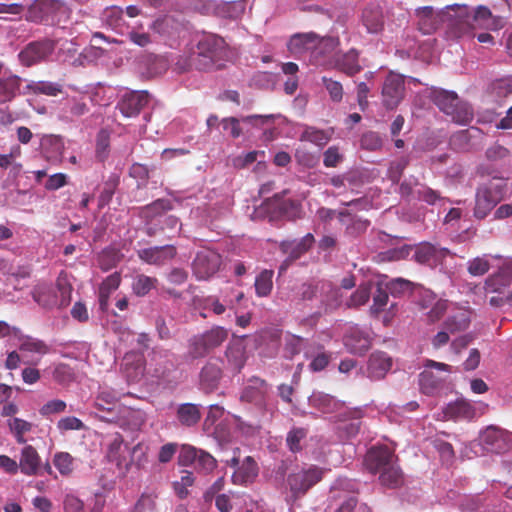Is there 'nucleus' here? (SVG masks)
Returning <instances> with one entry per match:
<instances>
[{
	"mask_svg": "<svg viewBox=\"0 0 512 512\" xmlns=\"http://www.w3.org/2000/svg\"><path fill=\"white\" fill-rule=\"evenodd\" d=\"M225 47L223 38L215 34H205L198 41L196 48L184 52L175 63L179 72L191 69L208 71L213 69L221 59Z\"/></svg>",
	"mask_w": 512,
	"mask_h": 512,
	"instance_id": "1",
	"label": "nucleus"
},
{
	"mask_svg": "<svg viewBox=\"0 0 512 512\" xmlns=\"http://www.w3.org/2000/svg\"><path fill=\"white\" fill-rule=\"evenodd\" d=\"M412 303L415 310L429 320H440L445 316L447 320H470L474 316L468 306H460L440 298L435 292L423 286L418 288Z\"/></svg>",
	"mask_w": 512,
	"mask_h": 512,
	"instance_id": "2",
	"label": "nucleus"
},
{
	"mask_svg": "<svg viewBox=\"0 0 512 512\" xmlns=\"http://www.w3.org/2000/svg\"><path fill=\"white\" fill-rule=\"evenodd\" d=\"M415 15L418 19V29L424 35L434 33L439 26L444 22H449L450 27L459 24V29L456 32L458 35L463 33L468 24L469 11L466 5H451L447 6L445 10L435 13L432 6H424L415 10Z\"/></svg>",
	"mask_w": 512,
	"mask_h": 512,
	"instance_id": "3",
	"label": "nucleus"
},
{
	"mask_svg": "<svg viewBox=\"0 0 512 512\" xmlns=\"http://www.w3.org/2000/svg\"><path fill=\"white\" fill-rule=\"evenodd\" d=\"M508 182L503 177H491L480 183L475 192L473 216L478 220L485 219L490 212L505 198Z\"/></svg>",
	"mask_w": 512,
	"mask_h": 512,
	"instance_id": "4",
	"label": "nucleus"
},
{
	"mask_svg": "<svg viewBox=\"0 0 512 512\" xmlns=\"http://www.w3.org/2000/svg\"><path fill=\"white\" fill-rule=\"evenodd\" d=\"M340 42L337 37H322V67L337 69L348 76L359 73L362 69L359 64V55L355 49L346 53L338 50Z\"/></svg>",
	"mask_w": 512,
	"mask_h": 512,
	"instance_id": "5",
	"label": "nucleus"
},
{
	"mask_svg": "<svg viewBox=\"0 0 512 512\" xmlns=\"http://www.w3.org/2000/svg\"><path fill=\"white\" fill-rule=\"evenodd\" d=\"M429 97L440 111L451 117V120L460 125H468L474 118L471 105L459 99L453 91L431 88Z\"/></svg>",
	"mask_w": 512,
	"mask_h": 512,
	"instance_id": "6",
	"label": "nucleus"
},
{
	"mask_svg": "<svg viewBox=\"0 0 512 512\" xmlns=\"http://www.w3.org/2000/svg\"><path fill=\"white\" fill-rule=\"evenodd\" d=\"M224 463L234 472L231 481L234 485L248 486L255 482L259 474V467L252 456L242 457L241 449L236 447L232 451V456L224 460Z\"/></svg>",
	"mask_w": 512,
	"mask_h": 512,
	"instance_id": "7",
	"label": "nucleus"
},
{
	"mask_svg": "<svg viewBox=\"0 0 512 512\" xmlns=\"http://www.w3.org/2000/svg\"><path fill=\"white\" fill-rule=\"evenodd\" d=\"M320 157V131L307 128L301 135L295 158L299 165L312 168L318 164Z\"/></svg>",
	"mask_w": 512,
	"mask_h": 512,
	"instance_id": "8",
	"label": "nucleus"
},
{
	"mask_svg": "<svg viewBox=\"0 0 512 512\" xmlns=\"http://www.w3.org/2000/svg\"><path fill=\"white\" fill-rule=\"evenodd\" d=\"M424 367L425 370L419 375L421 392L428 396L440 395L445 388L446 378L435 375L430 369L451 372V367L445 363L436 362L434 360H426Z\"/></svg>",
	"mask_w": 512,
	"mask_h": 512,
	"instance_id": "9",
	"label": "nucleus"
},
{
	"mask_svg": "<svg viewBox=\"0 0 512 512\" xmlns=\"http://www.w3.org/2000/svg\"><path fill=\"white\" fill-rule=\"evenodd\" d=\"M57 42L49 38L29 42L18 54L24 67H32L46 61L54 52Z\"/></svg>",
	"mask_w": 512,
	"mask_h": 512,
	"instance_id": "10",
	"label": "nucleus"
},
{
	"mask_svg": "<svg viewBox=\"0 0 512 512\" xmlns=\"http://www.w3.org/2000/svg\"><path fill=\"white\" fill-rule=\"evenodd\" d=\"M222 264V257L212 249L204 248L197 252L192 263L193 274L198 280H207L215 275Z\"/></svg>",
	"mask_w": 512,
	"mask_h": 512,
	"instance_id": "11",
	"label": "nucleus"
},
{
	"mask_svg": "<svg viewBox=\"0 0 512 512\" xmlns=\"http://www.w3.org/2000/svg\"><path fill=\"white\" fill-rule=\"evenodd\" d=\"M479 443L488 453H503L512 445V434L496 426H489L481 432Z\"/></svg>",
	"mask_w": 512,
	"mask_h": 512,
	"instance_id": "12",
	"label": "nucleus"
},
{
	"mask_svg": "<svg viewBox=\"0 0 512 512\" xmlns=\"http://www.w3.org/2000/svg\"><path fill=\"white\" fill-rule=\"evenodd\" d=\"M175 364L167 352L153 351L147 364V384L169 379Z\"/></svg>",
	"mask_w": 512,
	"mask_h": 512,
	"instance_id": "13",
	"label": "nucleus"
},
{
	"mask_svg": "<svg viewBox=\"0 0 512 512\" xmlns=\"http://www.w3.org/2000/svg\"><path fill=\"white\" fill-rule=\"evenodd\" d=\"M315 239L311 233L306 234L299 240H284L280 243V251L287 255V258L282 262L279 272L283 273L288 266L304 255L313 245Z\"/></svg>",
	"mask_w": 512,
	"mask_h": 512,
	"instance_id": "14",
	"label": "nucleus"
},
{
	"mask_svg": "<svg viewBox=\"0 0 512 512\" xmlns=\"http://www.w3.org/2000/svg\"><path fill=\"white\" fill-rule=\"evenodd\" d=\"M404 78L400 74L390 72L382 87V101L387 109L396 108L404 97Z\"/></svg>",
	"mask_w": 512,
	"mask_h": 512,
	"instance_id": "15",
	"label": "nucleus"
},
{
	"mask_svg": "<svg viewBox=\"0 0 512 512\" xmlns=\"http://www.w3.org/2000/svg\"><path fill=\"white\" fill-rule=\"evenodd\" d=\"M373 334L367 327L353 326L344 336V345L348 352L363 355L372 344Z\"/></svg>",
	"mask_w": 512,
	"mask_h": 512,
	"instance_id": "16",
	"label": "nucleus"
},
{
	"mask_svg": "<svg viewBox=\"0 0 512 512\" xmlns=\"http://www.w3.org/2000/svg\"><path fill=\"white\" fill-rule=\"evenodd\" d=\"M122 370L128 383L136 384L144 381L147 384V366L143 355L134 352L126 353Z\"/></svg>",
	"mask_w": 512,
	"mask_h": 512,
	"instance_id": "17",
	"label": "nucleus"
},
{
	"mask_svg": "<svg viewBox=\"0 0 512 512\" xmlns=\"http://www.w3.org/2000/svg\"><path fill=\"white\" fill-rule=\"evenodd\" d=\"M269 390L270 386L265 380L253 376L248 380L247 386L243 389L241 400L254 403L268 410L267 398Z\"/></svg>",
	"mask_w": 512,
	"mask_h": 512,
	"instance_id": "18",
	"label": "nucleus"
},
{
	"mask_svg": "<svg viewBox=\"0 0 512 512\" xmlns=\"http://www.w3.org/2000/svg\"><path fill=\"white\" fill-rule=\"evenodd\" d=\"M223 377V369L218 360H209L199 373V388L205 394L215 392Z\"/></svg>",
	"mask_w": 512,
	"mask_h": 512,
	"instance_id": "19",
	"label": "nucleus"
},
{
	"mask_svg": "<svg viewBox=\"0 0 512 512\" xmlns=\"http://www.w3.org/2000/svg\"><path fill=\"white\" fill-rule=\"evenodd\" d=\"M274 119L273 115H249L241 118L226 117L221 120L224 130H229L230 136L233 139L239 138L243 134V129L240 122L249 124L253 127H261L271 122Z\"/></svg>",
	"mask_w": 512,
	"mask_h": 512,
	"instance_id": "20",
	"label": "nucleus"
},
{
	"mask_svg": "<svg viewBox=\"0 0 512 512\" xmlns=\"http://www.w3.org/2000/svg\"><path fill=\"white\" fill-rule=\"evenodd\" d=\"M177 254L176 247L173 245L155 246L140 249L137 252L138 257L149 265L162 266L171 261Z\"/></svg>",
	"mask_w": 512,
	"mask_h": 512,
	"instance_id": "21",
	"label": "nucleus"
},
{
	"mask_svg": "<svg viewBox=\"0 0 512 512\" xmlns=\"http://www.w3.org/2000/svg\"><path fill=\"white\" fill-rule=\"evenodd\" d=\"M395 461V455L386 447H373L365 456V465L372 474L380 473Z\"/></svg>",
	"mask_w": 512,
	"mask_h": 512,
	"instance_id": "22",
	"label": "nucleus"
},
{
	"mask_svg": "<svg viewBox=\"0 0 512 512\" xmlns=\"http://www.w3.org/2000/svg\"><path fill=\"white\" fill-rule=\"evenodd\" d=\"M148 93L145 91L126 93L117 104V108L125 117L137 116L148 103Z\"/></svg>",
	"mask_w": 512,
	"mask_h": 512,
	"instance_id": "23",
	"label": "nucleus"
},
{
	"mask_svg": "<svg viewBox=\"0 0 512 512\" xmlns=\"http://www.w3.org/2000/svg\"><path fill=\"white\" fill-rule=\"evenodd\" d=\"M320 480V471L314 467L301 470L288 477V484L293 493H305Z\"/></svg>",
	"mask_w": 512,
	"mask_h": 512,
	"instance_id": "24",
	"label": "nucleus"
},
{
	"mask_svg": "<svg viewBox=\"0 0 512 512\" xmlns=\"http://www.w3.org/2000/svg\"><path fill=\"white\" fill-rule=\"evenodd\" d=\"M346 416L337 418V431L340 440L350 439L356 436L360 430V410H350Z\"/></svg>",
	"mask_w": 512,
	"mask_h": 512,
	"instance_id": "25",
	"label": "nucleus"
},
{
	"mask_svg": "<svg viewBox=\"0 0 512 512\" xmlns=\"http://www.w3.org/2000/svg\"><path fill=\"white\" fill-rule=\"evenodd\" d=\"M444 416L447 419L454 420H471L476 416V409L467 399H457L455 402L449 403L444 409Z\"/></svg>",
	"mask_w": 512,
	"mask_h": 512,
	"instance_id": "26",
	"label": "nucleus"
},
{
	"mask_svg": "<svg viewBox=\"0 0 512 512\" xmlns=\"http://www.w3.org/2000/svg\"><path fill=\"white\" fill-rule=\"evenodd\" d=\"M41 466V458L37 450L31 446L26 445L20 455L19 469L28 476L37 475Z\"/></svg>",
	"mask_w": 512,
	"mask_h": 512,
	"instance_id": "27",
	"label": "nucleus"
},
{
	"mask_svg": "<svg viewBox=\"0 0 512 512\" xmlns=\"http://www.w3.org/2000/svg\"><path fill=\"white\" fill-rule=\"evenodd\" d=\"M318 45V35L316 33H299L293 35L288 42V50L295 56L302 55L304 52L315 48Z\"/></svg>",
	"mask_w": 512,
	"mask_h": 512,
	"instance_id": "28",
	"label": "nucleus"
},
{
	"mask_svg": "<svg viewBox=\"0 0 512 512\" xmlns=\"http://www.w3.org/2000/svg\"><path fill=\"white\" fill-rule=\"evenodd\" d=\"M22 78L12 73L0 77V104L12 101L19 93Z\"/></svg>",
	"mask_w": 512,
	"mask_h": 512,
	"instance_id": "29",
	"label": "nucleus"
},
{
	"mask_svg": "<svg viewBox=\"0 0 512 512\" xmlns=\"http://www.w3.org/2000/svg\"><path fill=\"white\" fill-rule=\"evenodd\" d=\"M391 358L384 352H374L368 362V374L373 379H380L390 370Z\"/></svg>",
	"mask_w": 512,
	"mask_h": 512,
	"instance_id": "30",
	"label": "nucleus"
},
{
	"mask_svg": "<svg viewBox=\"0 0 512 512\" xmlns=\"http://www.w3.org/2000/svg\"><path fill=\"white\" fill-rule=\"evenodd\" d=\"M201 406L194 403H183L177 407L176 419L185 427L196 426L201 419Z\"/></svg>",
	"mask_w": 512,
	"mask_h": 512,
	"instance_id": "31",
	"label": "nucleus"
},
{
	"mask_svg": "<svg viewBox=\"0 0 512 512\" xmlns=\"http://www.w3.org/2000/svg\"><path fill=\"white\" fill-rule=\"evenodd\" d=\"M385 287L393 297H402L406 294H410L414 298L418 288H422V285L402 277H397L386 282Z\"/></svg>",
	"mask_w": 512,
	"mask_h": 512,
	"instance_id": "32",
	"label": "nucleus"
},
{
	"mask_svg": "<svg viewBox=\"0 0 512 512\" xmlns=\"http://www.w3.org/2000/svg\"><path fill=\"white\" fill-rule=\"evenodd\" d=\"M172 208L173 205L169 199L161 198L144 207H141L139 215L146 221L147 224H149L157 217H160L167 211H170Z\"/></svg>",
	"mask_w": 512,
	"mask_h": 512,
	"instance_id": "33",
	"label": "nucleus"
},
{
	"mask_svg": "<svg viewBox=\"0 0 512 512\" xmlns=\"http://www.w3.org/2000/svg\"><path fill=\"white\" fill-rule=\"evenodd\" d=\"M150 29L163 37H173L181 30V23L173 16L166 15L156 19Z\"/></svg>",
	"mask_w": 512,
	"mask_h": 512,
	"instance_id": "34",
	"label": "nucleus"
},
{
	"mask_svg": "<svg viewBox=\"0 0 512 512\" xmlns=\"http://www.w3.org/2000/svg\"><path fill=\"white\" fill-rule=\"evenodd\" d=\"M122 394L111 388H102L94 402V406L101 412H112L120 401Z\"/></svg>",
	"mask_w": 512,
	"mask_h": 512,
	"instance_id": "35",
	"label": "nucleus"
},
{
	"mask_svg": "<svg viewBox=\"0 0 512 512\" xmlns=\"http://www.w3.org/2000/svg\"><path fill=\"white\" fill-rule=\"evenodd\" d=\"M378 474L380 484L386 488L396 489L403 483L402 471L396 461Z\"/></svg>",
	"mask_w": 512,
	"mask_h": 512,
	"instance_id": "36",
	"label": "nucleus"
},
{
	"mask_svg": "<svg viewBox=\"0 0 512 512\" xmlns=\"http://www.w3.org/2000/svg\"><path fill=\"white\" fill-rule=\"evenodd\" d=\"M158 279L145 274H137L133 277L131 289L133 294L138 297L147 296L152 290L158 286Z\"/></svg>",
	"mask_w": 512,
	"mask_h": 512,
	"instance_id": "37",
	"label": "nucleus"
},
{
	"mask_svg": "<svg viewBox=\"0 0 512 512\" xmlns=\"http://www.w3.org/2000/svg\"><path fill=\"white\" fill-rule=\"evenodd\" d=\"M362 20L370 33H378L383 29L382 11L377 6L366 7L362 13Z\"/></svg>",
	"mask_w": 512,
	"mask_h": 512,
	"instance_id": "38",
	"label": "nucleus"
},
{
	"mask_svg": "<svg viewBox=\"0 0 512 512\" xmlns=\"http://www.w3.org/2000/svg\"><path fill=\"white\" fill-rule=\"evenodd\" d=\"M212 351L202 334H198L193 336L188 342L187 357L192 360L201 359Z\"/></svg>",
	"mask_w": 512,
	"mask_h": 512,
	"instance_id": "39",
	"label": "nucleus"
},
{
	"mask_svg": "<svg viewBox=\"0 0 512 512\" xmlns=\"http://www.w3.org/2000/svg\"><path fill=\"white\" fill-rule=\"evenodd\" d=\"M245 12L244 1H229L217 3L216 16L228 19H237Z\"/></svg>",
	"mask_w": 512,
	"mask_h": 512,
	"instance_id": "40",
	"label": "nucleus"
},
{
	"mask_svg": "<svg viewBox=\"0 0 512 512\" xmlns=\"http://www.w3.org/2000/svg\"><path fill=\"white\" fill-rule=\"evenodd\" d=\"M350 414V410L344 403L336 400L330 395H322V414H331L330 418L337 419L338 417Z\"/></svg>",
	"mask_w": 512,
	"mask_h": 512,
	"instance_id": "41",
	"label": "nucleus"
},
{
	"mask_svg": "<svg viewBox=\"0 0 512 512\" xmlns=\"http://www.w3.org/2000/svg\"><path fill=\"white\" fill-rule=\"evenodd\" d=\"M146 413L141 409H126L121 417L122 425L132 431H138L146 422Z\"/></svg>",
	"mask_w": 512,
	"mask_h": 512,
	"instance_id": "42",
	"label": "nucleus"
},
{
	"mask_svg": "<svg viewBox=\"0 0 512 512\" xmlns=\"http://www.w3.org/2000/svg\"><path fill=\"white\" fill-rule=\"evenodd\" d=\"M56 287L59 294V306L66 307L71 302V294L73 291L72 284L68 277V274L62 271L56 280Z\"/></svg>",
	"mask_w": 512,
	"mask_h": 512,
	"instance_id": "43",
	"label": "nucleus"
},
{
	"mask_svg": "<svg viewBox=\"0 0 512 512\" xmlns=\"http://www.w3.org/2000/svg\"><path fill=\"white\" fill-rule=\"evenodd\" d=\"M273 270L264 269L262 270L255 279V292L259 297H267L273 288Z\"/></svg>",
	"mask_w": 512,
	"mask_h": 512,
	"instance_id": "44",
	"label": "nucleus"
},
{
	"mask_svg": "<svg viewBox=\"0 0 512 512\" xmlns=\"http://www.w3.org/2000/svg\"><path fill=\"white\" fill-rule=\"evenodd\" d=\"M26 89L34 94L57 96L62 92V85L50 81H37L29 83Z\"/></svg>",
	"mask_w": 512,
	"mask_h": 512,
	"instance_id": "45",
	"label": "nucleus"
},
{
	"mask_svg": "<svg viewBox=\"0 0 512 512\" xmlns=\"http://www.w3.org/2000/svg\"><path fill=\"white\" fill-rule=\"evenodd\" d=\"M510 284V273L506 270H499L489 276L485 281L487 292H500L502 288Z\"/></svg>",
	"mask_w": 512,
	"mask_h": 512,
	"instance_id": "46",
	"label": "nucleus"
},
{
	"mask_svg": "<svg viewBox=\"0 0 512 512\" xmlns=\"http://www.w3.org/2000/svg\"><path fill=\"white\" fill-rule=\"evenodd\" d=\"M437 249L430 243H421L416 246L413 255L414 260L419 264L430 265L436 260Z\"/></svg>",
	"mask_w": 512,
	"mask_h": 512,
	"instance_id": "47",
	"label": "nucleus"
},
{
	"mask_svg": "<svg viewBox=\"0 0 512 512\" xmlns=\"http://www.w3.org/2000/svg\"><path fill=\"white\" fill-rule=\"evenodd\" d=\"M11 433L14 435L16 441L19 444L26 443V439L24 437L25 433L30 432L32 429V424L26 420L21 418H11L7 422Z\"/></svg>",
	"mask_w": 512,
	"mask_h": 512,
	"instance_id": "48",
	"label": "nucleus"
},
{
	"mask_svg": "<svg viewBox=\"0 0 512 512\" xmlns=\"http://www.w3.org/2000/svg\"><path fill=\"white\" fill-rule=\"evenodd\" d=\"M386 287L383 288L381 285H377L375 292L373 293V304L370 307V314L372 317H378L380 312L385 310V307L389 303V295Z\"/></svg>",
	"mask_w": 512,
	"mask_h": 512,
	"instance_id": "49",
	"label": "nucleus"
},
{
	"mask_svg": "<svg viewBox=\"0 0 512 512\" xmlns=\"http://www.w3.org/2000/svg\"><path fill=\"white\" fill-rule=\"evenodd\" d=\"M489 93L495 99H503L512 93V77L494 80L489 86Z\"/></svg>",
	"mask_w": 512,
	"mask_h": 512,
	"instance_id": "50",
	"label": "nucleus"
},
{
	"mask_svg": "<svg viewBox=\"0 0 512 512\" xmlns=\"http://www.w3.org/2000/svg\"><path fill=\"white\" fill-rule=\"evenodd\" d=\"M307 429L302 427H293L286 436V444L292 453H298L302 450L301 441L306 438Z\"/></svg>",
	"mask_w": 512,
	"mask_h": 512,
	"instance_id": "51",
	"label": "nucleus"
},
{
	"mask_svg": "<svg viewBox=\"0 0 512 512\" xmlns=\"http://www.w3.org/2000/svg\"><path fill=\"white\" fill-rule=\"evenodd\" d=\"M53 464L62 476H68L74 470V458L68 452H57Z\"/></svg>",
	"mask_w": 512,
	"mask_h": 512,
	"instance_id": "52",
	"label": "nucleus"
},
{
	"mask_svg": "<svg viewBox=\"0 0 512 512\" xmlns=\"http://www.w3.org/2000/svg\"><path fill=\"white\" fill-rule=\"evenodd\" d=\"M228 335V330L221 326H215L211 330L202 333V336L205 338V340L208 343V346H210L212 350L216 349L224 341H226Z\"/></svg>",
	"mask_w": 512,
	"mask_h": 512,
	"instance_id": "53",
	"label": "nucleus"
},
{
	"mask_svg": "<svg viewBox=\"0 0 512 512\" xmlns=\"http://www.w3.org/2000/svg\"><path fill=\"white\" fill-rule=\"evenodd\" d=\"M490 267L487 255L475 257L467 263V271L472 276H483L489 271Z\"/></svg>",
	"mask_w": 512,
	"mask_h": 512,
	"instance_id": "54",
	"label": "nucleus"
},
{
	"mask_svg": "<svg viewBox=\"0 0 512 512\" xmlns=\"http://www.w3.org/2000/svg\"><path fill=\"white\" fill-rule=\"evenodd\" d=\"M123 443H124V439H123L122 435L116 433L112 437V439L108 445L107 457H108L109 461L116 463L118 466H120L122 464V461L124 459L121 454V449H122Z\"/></svg>",
	"mask_w": 512,
	"mask_h": 512,
	"instance_id": "55",
	"label": "nucleus"
},
{
	"mask_svg": "<svg viewBox=\"0 0 512 512\" xmlns=\"http://www.w3.org/2000/svg\"><path fill=\"white\" fill-rule=\"evenodd\" d=\"M194 481L195 478L192 472L186 470L183 471L180 480L173 483L176 495L180 499H185L189 494L188 488L194 484Z\"/></svg>",
	"mask_w": 512,
	"mask_h": 512,
	"instance_id": "56",
	"label": "nucleus"
},
{
	"mask_svg": "<svg viewBox=\"0 0 512 512\" xmlns=\"http://www.w3.org/2000/svg\"><path fill=\"white\" fill-rule=\"evenodd\" d=\"M383 140L379 133L374 131H367L362 134L360 139V146L367 151H378L382 148Z\"/></svg>",
	"mask_w": 512,
	"mask_h": 512,
	"instance_id": "57",
	"label": "nucleus"
},
{
	"mask_svg": "<svg viewBox=\"0 0 512 512\" xmlns=\"http://www.w3.org/2000/svg\"><path fill=\"white\" fill-rule=\"evenodd\" d=\"M322 84L328 93L330 100L334 103H340L343 99L344 90L339 81L330 78L322 77Z\"/></svg>",
	"mask_w": 512,
	"mask_h": 512,
	"instance_id": "58",
	"label": "nucleus"
},
{
	"mask_svg": "<svg viewBox=\"0 0 512 512\" xmlns=\"http://www.w3.org/2000/svg\"><path fill=\"white\" fill-rule=\"evenodd\" d=\"M20 350L44 355L49 352V346L42 340L28 337L22 341Z\"/></svg>",
	"mask_w": 512,
	"mask_h": 512,
	"instance_id": "59",
	"label": "nucleus"
},
{
	"mask_svg": "<svg viewBox=\"0 0 512 512\" xmlns=\"http://www.w3.org/2000/svg\"><path fill=\"white\" fill-rule=\"evenodd\" d=\"M370 286L360 285L356 291L350 296L347 303L348 307H359L366 304L370 298Z\"/></svg>",
	"mask_w": 512,
	"mask_h": 512,
	"instance_id": "60",
	"label": "nucleus"
},
{
	"mask_svg": "<svg viewBox=\"0 0 512 512\" xmlns=\"http://www.w3.org/2000/svg\"><path fill=\"white\" fill-rule=\"evenodd\" d=\"M120 258L115 249L106 248L99 255V265L102 270H109L117 265Z\"/></svg>",
	"mask_w": 512,
	"mask_h": 512,
	"instance_id": "61",
	"label": "nucleus"
},
{
	"mask_svg": "<svg viewBox=\"0 0 512 512\" xmlns=\"http://www.w3.org/2000/svg\"><path fill=\"white\" fill-rule=\"evenodd\" d=\"M156 496L154 494L143 493L131 512H153L156 508Z\"/></svg>",
	"mask_w": 512,
	"mask_h": 512,
	"instance_id": "62",
	"label": "nucleus"
},
{
	"mask_svg": "<svg viewBox=\"0 0 512 512\" xmlns=\"http://www.w3.org/2000/svg\"><path fill=\"white\" fill-rule=\"evenodd\" d=\"M67 404L60 399H53L45 403L40 409L39 413L43 417H49L52 414H59L66 410Z\"/></svg>",
	"mask_w": 512,
	"mask_h": 512,
	"instance_id": "63",
	"label": "nucleus"
},
{
	"mask_svg": "<svg viewBox=\"0 0 512 512\" xmlns=\"http://www.w3.org/2000/svg\"><path fill=\"white\" fill-rule=\"evenodd\" d=\"M196 467L205 473L213 471L217 467L216 459L204 450H199V455L196 459Z\"/></svg>",
	"mask_w": 512,
	"mask_h": 512,
	"instance_id": "64",
	"label": "nucleus"
}]
</instances>
